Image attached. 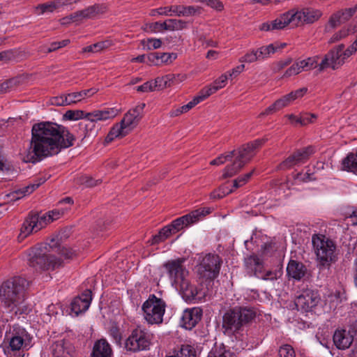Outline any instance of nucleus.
<instances>
[{
	"mask_svg": "<svg viewBox=\"0 0 357 357\" xmlns=\"http://www.w3.org/2000/svg\"><path fill=\"white\" fill-rule=\"evenodd\" d=\"M75 137L61 125L52 121L34 123L29 147L23 158L25 162L36 163L57 155L74 144Z\"/></svg>",
	"mask_w": 357,
	"mask_h": 357,
	"instance_id": "obj_1",
	"label": "nucleus"
},
{
	"mask_svg": "<svg viewBox=\"0 0 357 357\" xmlns=\"http://www.w3.org/2000/svg\"><path fill=\"white\" fill-rule=\"evenodd\" d=\"M256 316L257 312L253 307L236 306L227 310L222 317L224 333L238 337Z\"/></svg>",
	"mask_w": 357,
	"mask_h": 357,
	"instance_id": "obj_2",
	"label": "nucleus"
},
{
	"mask_svg": "<svg viewBox=\"0 0 357 357\" xmlns=\"http://www.w3.org/2000/svg\"><path fill=\"white\" fill-rule=\"evenodd\" d=\"M267 141L266 138L257 139L242 145L234 152V160L224 169L222 178L232 177L238 173L243 167L249 162L255 155V151L260 149Z\"/></svg>",
	"mask_w": 357,
	"mask_h": 357,
	"instance_id": "obj_3",
	"label": "nucleus"
},
{
	"mask_svg": "<svg viewBox=\"0 0 357 357\" xmlns=\"http://www.w3.org/2000/svg\"><path fill=\"white\" fill-rule=\"evenodd\" d=\"M27 281L22 277H14L0 287V301L5 307L13 310L24 301V291Z\"/></svg>",
	"mask_w": 357,
	"mask_h": 357,
	"instance_id": "obj_4",
	"label": "nucleus"
},
{
	"mask_svg": "<svg viewBox=\"0 0 357 357\" xmlns=\"http://www.w3.org/2000/svg\"><path fill=\"white\" fill-rule=\"evenodd\" d=\"M52 250L49 243H41L31 248L29 252V264L36 271L54 269L61 265L60 259H57L49 252Z\"/></svg>",
	"mask_w": 357,
	"mask_h": 357,
	"instance_id": "obj_5",
	"label": "nucleus"
},
{
	"mask_svg": "<svg viewBox=\"0 0 357 357\" xmlns=\"http://www.w3.org/2000/svg\"><path fill=\"white\" fill-rule=\"evenodd\" d=\"M116 115L117 110L114 108L88 112L84 120L79 123V129L83 132L82 140L95 138L101 129L99 121L112 119Z\"/></svg>",
	"mask_w": 357,
	"mask_h": 357,
	"instance_id": "obj_6",
	"label": "nucleus"
},
{
	"mask_svg": "<svg viewBox=\"0 0 357 357\" xmlns=\"http://www.w3.org/2000/svg\"><path fill=\"white\" fill-rule=\"evenodd\" d=\"M312 242L320 268H328L331 263L335 261V245L333 241L324 235L314 234Z\"/></svg>",
	"mask_w": 357,
	"mask_h": 357,
	"instance_id": "obj_7",
	"label": "nucleus"
},
{
	"mask_svg": "<svg viewBox=\"0 0 357 357\" xmlns=\"http://www.w3.org/2000/svg\"><path fill=\"white\" fill-rule=\"evenodd\" d=\"M32 337L24 328L14 329L5 350L7 357H24L31 347Z\"/></svg>",
	"mask_w": 357,
	"mask_h": 357,
	"instance_id": "obj_8",
	"label": "nucleus"
},
{
	"mask_svg": "<svg viewBox=\"0 0 357 357\" xmlns=\"http://www.w3.org/2000/svg\"><path fill=\"white\" fill-rule=\"evenodd\" d=\"M165 303L154 294L150 295L142 305L145 319L151 324H160L165 310Z\"/></svg>",
	"mask_w": 357,
	"mask_h": 357,
	"instance_id": "obj_9",
	"label": "nucleus"
},
{
	"mask_svg": "<svg viewBox=\"0 0 357 357\" xmlns=\"http://www.w3.org/2000/svg\"><path fill=\"white\" fill-rule=\"evenodd\" d=\"M222 263L218 255H206L197 266L198 275L205 281L214 280L219 275Z\"/></svg>",
	"mask_w": 357,
	"mask_h": 357,
	"instance_id": "obj_10",
	"label": "nucleus"
},
{
	"mask_svg": "<svg viewBox=\"0 0 357 357\" xmlns=\"http://www.w3.org/2000/svg\"><path fill=\"white\" fill-rule=\"evenodd\" d=\"M347 49L344 50V45L340 44L331 50L325 56L321 62L319 64V72L324 69L331 68L333 70L341 66L347 58L351 55H347Z\"/></svg>",
	"mask_w": 357,
	"mask_h": 357,
	"instance_id": "obj_11",
	"label": "nucleus"
},
{
	"mask_svg": "<svg viewBox=\"0 0 357 357\" xmlns=\"http://www.w3.org/2000/svg\"><path fill=\"white\" fill-rule=\"evenodd\" d=\"M151 344V335L140 327L134 329L126 341L125 347L127 350L137 352L146 350Z\"/></svg>",
	"mask_w": 357,
	"mask_h": 357,
	"instance_id": "obj_12",
	"label": "nucleus"
},
{
	"mask_svg": "<svg viewBox=\"0 0 357 357\" xmlns=\"http://www.w3.org/2000/svg\"><path fill=\"white\" fill-rule=\"evenodd\" d=\"M290 10L294 25L296 27L314 24L323 15L321 10L312 7H303L301 9H291Z\"/></svg>",
	"mask_w": 357,
	"mask_h": 357,
	"instance_id": "obj_13",
	"label": "nucleus"
},
{
	"mask_svg": "<svg viewBox=\"0 0 357 357\" xmlns=\"http://www.w3.org/2000/svg\"><path fill=\"white\" fill-rule=\"evenodd\" d=\"M307 91L306 87H303L286 94L276 100L271 105L259 114V118L272 114L284 107L289 106L293 101L302 98Z\"/></svg>",
	"mask_w": 357,
	"mask_h": 357,
	"instance_id": "obj_14",
	"label": "nucleus"
},
{
	"mask_svg": "<svg viewBox=\"0 0 357 357\" xmlns=\"http://www.w3.org/2000/svg\"><path fill=\"white\" fill-rule=\"evenodd\" d=\"M211 213V208H199L173 220L171 224L168 225V227L171 229L172 233L175 234L189 225L196 222L200 218L204 217Z\"/></svg>",
	"mask_w": 357,
	"mask_h": 357,
	"instance_id": "obj_15",
	"label": "nucleus"
},
{
	"mask_svg": "<svg viewBox=\"0 0 357 357\" xmlns=\"http://www.w3.org/2000/svg\"><path fill=\"white\" fill-rule=\"evenodd\" d=\"M314 152V147L308 146L296 149L277 167L279 170H287L296 165L305 163Z\"/></svg>",
	"mask_w": 357,
	"mask_h": 357,
	"instance_id": "obj_16",
	"label": "nucleus"
},
{
	"mask_svg": "<svg viewBox=\"0 0 357 357\" xmlns=\"http://www.w3.org/2000/svg\"><path fill=\"white\" fill-rule=\"evenodd\" d=\"M321 298L318 291L312 289H304L296 297L295 305L298 310L310 312L320 302Z\"/></svg>",
	"mask_w": 357,
	"mask_h": 357,
	"instance_id": "obj_17",
	"label": "nucleus"
},
{
	"mask_svg": "<svg viewBox=\"0 0 357 357\" xmlns=\"http://www.w3.org/2000/svg\"><path fill=\"white\" fill-rule=\"evenodd\" d=\"M185 261V258H178L164 264V267L167 270L169 278L176 285L188 279L189 272L183 266Z\"/></svg>",
	"mask_w": 357,
	"mask_h": 357,
	"instance_id": "obj_18",
	"label": "nucleus"
},
{
	"mask_svg": "<svg viewBox=\"0 0 357 357\" xmlns=\"http://www.w3.org/2000/svg\"><path fill=\"white\" fill-rule=\"evenodd\" d=\"M291 15V13L289 10L273 21L262 23L259 26V30L262 31L280 30L290 24L294 25L293 17Z\"/></svg>",
	"mask_w": 357,
	"mask_h": 357,
	"instance_id": "obj_19",
	"label": "nucleus"
},
{
	"mask_svg": "<svg viewBox=\"0 0 357 357\" xmlns=\"http://www.w3.org/2000/svg\"><path fill=\"white\" fill-rule=\"evenodd\" d=\"M357 12V4L352 8L340 10L330 17L328 26L334 29L342 24L347 22Z\"/></svg>",
	"mask_w": 357,
	"mask_h": 357,
	"instance_id": "obj_20",
	"label": "nucleus"
},
{
	"mask_svg": "<svg viewBox=\"0 0 357 357\" xmlns=\"http://www.w3.org/2000/svg\"><path fill=\"white\" fill-rule=\"evenodd\" d=\"M202 317V310L199 307L188 308L184 310L181 324L188 330H191L201 320Z\"/></svg>",
	"mask_w": 357,
	"mask_h": 357,
	"instance_id": "obj_21",
	"label": "nucleus"
},
{
	"mask_svg": "<svg viewBox=\"0 0 357 357\" xmlns=\"http://www.w3.org/2000/svg\"><path fill=\"white\" fill-rule=\"evenodd\" d=\"M91 301V291L86 289L80 296L75 297L70 303V310L76 316L85 312Z\"/></svg>",
	"mask_w": 357,
	"mask_h": 357,
	"instance_id": "obj_22",
	"label": "nucleus"
},
{
	"mask_svg": "<svg viewBox=\"0 0 357 357\" xmlns=\"http://www.w3.org/2000/svg\"><path fill=\"white\" fill-rule=\"evenodd\" d=\"M333 342L338 349H348L354 341V337L345 329H337L333 337Z\"/></svg>",
	"mask_w": 357,
	"mask_h": 357,
	"instance_id": "obj_23",
	"label": "nucleus"
},
{
	"mask_svg": "<svg viewBox=\"0 0 357 357\" xmlns=\"http://www.w3.org/2000/svg\"><path fill=\"white\" fill-rule=\"evenodd\" d=\"M176 58L177 54L173 52H151L147 55L148 64L150 66L171 63Z\"/></svg>",
	"mask_w": 357,
	"mask_h": 357,
	"instance_id": "obj_24",
	"label": "nucleus"
},
{
	"mask_svg": "<svg viewBox=\"0 0 357 357\" xmlns=\"http://www.w3.org/2000/svg\"><path fill=\"white\" fill-rule=\"evenodd\" d=\"M307 271L306 266L302 262L293 259L289 261L287 267V275L297 280L304 278Z\"/></svg>",
	"mask_w": 357,
	"mask_h": 357,
	"instance_id": "obj_25",
	"label": "nucleus"
},
{
	"mask_svg": "<svg viewBox=\"0 0 357 357\" xmlns=\"http://www.w3.org/2000/svg\"><path fill=\"white\" fill-rule=\"evenodd\" d=\"M52 350L54 357H72L74 352L72 345L64 340L54 342Z\"/></svg>",
	"mask_w": 357,
	"mask_h": 357,
	"instance_id": "obj_26",
	"label": "nucleus"
},
{
	"mask_svg": "<svg viewBox=\"0 0 357 357\" xmlns=\"http://www.w3.org/2000/svg\"><path fill=\"white\" fill-rule=\"evenodd\" d=\"M178 286H179L182 296L186 301L191 302L194 300H200L202 298V296H198L199 291L197 289L191 284L188 279L181 282Z\"/></svg>",
	"mask_w": 357,
	"mask_h": 357,
	"instance_id": "obj_27",
	"label": "nucleus"
},
{
	"mask_svg": "<svg viewBox=\"0 0 357 357\" xmlns=\"http://www.w3.org/2000/svg\"><path fill=\"white\" fill-rule=\"evenodd\" d=\"M29 78L28 75H21L6 80L0 84V94L8 93L24 83Z\"/></svg>",
	"mask_w": 357,
	"mask_h": 357,
	"instance_id": "obj_28",
	"label": "nucleus"
},
{
	"mask_svg": "<svg viewBox=\"0 0 357 357\" xmlns=\"http://www.w3.org/2000/svg\"><path fill=\"white\" fill-rule=\"evenodd\" d=\"M112 348L105 339H100L95 342L91 357H112Z\"/></svg>",
	"mask_w": 357,
	"mask_h": 357,
	"instance_id": "obj_29",
	"label": "nucleus"
},
{
	"mask_svg": "<svg viewBox=\"0 0 357 357\" xmlns=\"http://www.w3.org/2000/svg\"><path fill=\"white\" fill-rule=\"evenodd\" d=\"M246 268L254 273L255 276L264 273V261L257 255L253 254L245 259Z\"/></svg>",
	"mask_w": 357,
	"mask_h": 357,
	"instance_id": "obj_30",
	"label": "nucleus"
},
{
	"mask_svg": "<svg viewBox=\"0 0 357 357\" xmlns=\"http://www.w3.org/2000/svg\"><path fill=\"white\" fill-rule=\"evenodd\" d=\"M36 224L35 221H33V217L32 215V213H30L24 220L21 227L20 233L18 236V240L20 241H23L30 234L38 231L39 229H36Z\"/></svg>",
	"mask_w": 357,
	"mask_h": 357,
	"instance_id": "obj_31",
	"label": "nucleus"
},
{
	"mask_svg": "<svg viewBox=\"0 0 357 357\" xmlns=\"http://www.w3.org/2000/svg\"><path fill=\"white\" fill-rule=\"evenodd\" d=\"M227 79H228L227 75L223 74L220 77H218L217 79H215L213 82L212 85L202 89L201 90V91L207 98L211 95L215 93L218 90L225 87L227 84Z\"/></svg>",
	"mask_w": 357,
	"mask_h": 357,
	"instance_id": "obj_32",
	"label": "nucleus"
},
{
	"mask_svg": "<svg viewBox=\"0 0 357 357\" xmlns=\"http://www.w3.org/2000/svg\"><path fill=\"white\" fill-rule=\"evenodd\" d=\"M49 247L51 248L52 251L58 252L61 256H63L66 259H73L74 257L77 256L75 251L67 247H61L59 243L58 240L54 238H52L50 240L49 243Z\"/></svg>",
	"mask_w": 357,
	"mask_h": 357,
	"instance_id": "obj_33",
	"label": "nucleus"
},
{
	"mask_svg": "<svg viewBox=\"0 0 357 357\" xmlns=\"http://www.w3.org/2000/svg\"><path fill=\"white\" fill-rule=\"evenodd\" d=\"M169 10H172L177 16H193L197 13H200V8L193 6H172Z\"/></svg>",
	"mask_w": 357,
	"mask_h": 357,
	"instance_id": "obj_34",
	"label": "nucleus"
},
{
	"mask_svg": "<svg viewBox=\"0 0 357 357\" xmlns=\"http://www.w3.org/2000/svg\"><path fill=\"white\" fill-rule=\"evenodd\" d=\"M139 122L135 116H133L130 112H126L123 118L121 121L118 123L119 125L122 126L124 131L126 130V133L128 134L134 128H135Z\"/></svg>",
	"mask_w": 357,
	"mask_h": 357,
	"instance_id": "obj_35",
	"label": "nucleus"
},
{
	"mask_svg": "<svg viewBox=\"0 0 357 357\" xmlns=\"http://www.w3.org/2000/svg\"><path fill=\"white\" fill-rule=\"evenodd\" d=\"M342 169L347 172H357V152L350 153L342 162Z\"/></svg>",
	"mask_w": 357,
	"mask_h": 357,
	"instance_id": "obj_36",
	"label": "nucleus"
},
{
	"mask_svg": "<svg viewBox=\"0 0 357 357\" xmlns=\"http://www.w3.org/2000/svg\"><path fill=\"white\" fill-rule=\"evenodd\" d=\"M127 135L128 134L126 133V130L124 131L122 126L119 125V123H116L113 126L106 136L104 143L107 144L112 142L114 139L117 137L122 138Z\"/></svg>",
	"mask_w": 357,
	"mask_h": 357,
	"instance_id": "obj_37",
	"label": "nucleus"
},
{
	"mask_svg": "<svg viewBox=\"0 0 357 357\" xmlns=\"http://www.w3.org/2000/svg\"><path fill=\"white\" fill-rule=\"evenodd\" d=\"M208 357H237L233 352L226 350L223 344H215Z\"/></svg>",
	"mask_w": 357,
	"mask_h": 357,
	"instance_id": "obj_38",
	"label": "nucleus"
},
{
	"mask_svg": "<svg viewBox=\"0 0 357 357\" xmlns=\"http://www.w3.org/2000/svg\"><path fill=\"white\" fill-rule=\"evenodd\" d=\"M188 23L182 20L169 19L164 22V29L167 31H178L187 27Z\"/></svg>",
	"mask_w": 357,
	"mask_h": 357,
	"instance_id": "obj_39",
	"label": "nucleus"
},
{
	"mask_svg": "<svg viewBox=\"0 0 357 357\" xmlns=\"http://www.w3.org/2000/svg\"><path fill=\"white\" fill-rule=\"evenodd\" d=\"M173 234H174L168 225L165 226L157 234L153 236L152 239L151 240V244L155 245L163 242Z\"/></svg>",
	"mask_w": 357,
	"mask_h": 357,
	"instance_id": "obj_40",
	"label": "nucleus"
},
{
	"mask_svg": "<svg viewBox=\"0 0 357 357\" xmlns=\"http://www.w3.org/2000/svg\"><path fill=\"white\" fill-rule=\"evenodd\" d=\"M98 89L91 88L86 90H83L79 92H73L68 93V98L72 100V104L77 103L84 98L85 96H91L97 93Z\"/></svg>",
	"mask_w": 357,
	"mask_h": 357,
	"instance_id": "obj_41",
	"label": "nucleus"
},
{
	"mask_svg": "<svg viewBox=\"0 0 357 357\" xmlns=\"http://www.w3.org/2000/svg\"><path fill=\"white\" fill-rule=\"evenodd\" d=\"M278 46H276L274 44H270L266 46H262L256 50V51L257 52L258 57L261 61L268 58L271 54H274L278 50Z\"/></svg>",
	"mask_w": 357,
	"mask_h": 357,
	"instance_id": "obj_42",
	"label": "nucleus"
},
{
	"mask_svg": "<svg viewBox=\"0 0 357 357\" xmlns=\"http://www.w3.org/2000/svg\"><path fill=\"white\" fill-rule=\"evenodd\" d=\"M31 213L33 217V221H35L36 224V229H39V231L45 227L47 224L52 222V218H50L48 213L42 215H40V214L36 213L31 212Z\"/></svg>",
	"mask_w": 357,
	"mask_h": 357,
	"instance_id": "obj_43",
	"label": "nucleus"
},
{
	"mask_svg": "<svg viewBox=\"0 0 357 357\" xmlns=\"http://www.w3.org/2000/svg\"><path fill=\"white\" fill-rule=\"evenodd\" d=\"M178 357H196V351L193 347L189 344H183L178 349H174Z\"/></svg>",
	"mask_w": 357,
	"mask_h": 357,
	"instance_id": "obj_44",
	"label": "nucleus"
},
{
	"mask_svg": "<svg viewBox=\"0 0 357 357\" xmlns=\"http://www.w3.org/2000/svg\"><path fill=\"white\" fill-rule=\"evenodd\" d=\"M144 50L150 51L160 48L162 42L158 38H148L142 40L140 42Z\"/></svg>",
	"mask_w": 357,
	"mask_h": 357,
	"instance_id": "obj_45",
	"label": "nucleus"
},
{
	"mask_svg": "<svg viewBox=\"0 0 357 357\" xmlns=\"http://www.w3.org/2000/svg\"><path fill=\"white\" fill-rule=\"evenodd\" d=\"M88 112L83 110H68L63 116L64 120L68 121H77L79 119H84Z\"/></svg>",
	"mask_w": 357,
	"mask_h": 357,
	"instance_id": "obj_46",
	"label": "nucleus"
},
{
	"mask_svg": "<svg viewBox=\"0 0 357 357\" xmlns=\"http://www.w3.org/2000/svg\"><path fill=\"white\" fill-rule=\"evenodd\" d=\"M50 102L54 106H66L72 105V100L68 98V94H63L51 98Z\"/></svg>",
	"mask_w": 357,
	"mask_h": 357,
	"instance_id": "obj_47",
	"label": "nucleus"
},
{
	"mask_svg": "<svg viewBox=\"0 0 357 357\" xmlns=\"http://www.w3.org/2000/svg\"><path fill=\"white\" fill-rule=\"evenodd\" d=\"M319 56L308 57L303 60H300L301 67L303 71H307L314 69L317 67L319 68L318 62Z\"/></svg>",
	"mask_w": 357,
	"mask_h": 357,
	"instance_id": "obj_48",
	"label": "nucleus"
},
{
	"mask_svg": "<svg viewBox=\"0 0 357 357\" xmlns=\"http://www.w3.org/2000/svg\"><path fill=\"white\" fill-rule=\"evenodd\" d=\"M205 99H206V96L200 91L199 94L194 97V98L190 102L181 106V112H183L184 113L188 112L190 109L193 108L195 105L204 100Z\"/></svg>",
	"mask_w": 357,
	"mask_h": 357,
	"instance_id": "obj_49",
	"label": "nucleus"
},
{
	"mask_svg": "<svg viewBox=\"0 0 357 357\" xmlns=\"http://www.w3.org/2000/svg\"><path fill=\"white\" fill-rule=\"evenodd\" d=\"M107 41H101L82 48V52H98L108 47Z\"/></svg>",
	"mask_w": 357,
	"mask_h": 357,
	"instance_id": "obj_50",
	"label": "nucleus"
},
{
	"mask_svg": "<svg viewBox=\"0 0 357 357\" xmlns=\"http://www.w3.org/2000/svg\"><path fill=\"white\" fill-rule=\"evenodd\" d=\"M303 70L300 60L296 61L293 65H291L284 73V77H289L292 75H298Z\"/></svg>",
	"mask_w": 357,
	"mask_h": 357,
	"instance_id": "obj_51",
	"label": "nucleus"
},
{
	"mask_svg": "<svg viewBox=\"0 0 357 357\" xmlns=\"http://www.w3.org/2000/svg\"><path fill=\"white\" fill-rule=\"evenodd\" d=\"M254 171H255V169H253L250 172L247 173L244 175H241V176H238L237 178L234 179L233 181V188H234V190L245 185L248 181V180L251 178Z\"/></svg>",
	"mask_w": 357,
	"mask_h": 357,
	"instance_id": "obj_52",
	"label": "nucleus"
},
{
	"mask_svg": "<svg viewBox=\"0 0 357 357\" xmlns=\"http://www.w3.org/2000/svg\"><path fill=\"white\" fill-rule=\"evenodd\" d=\"M234 157V152H228L225 155H221L217 158L211 160L210 165H220L224 164L227 161H231Z\"/></svg>",
	"mask_w": 357,
	"mask_h": 357,
	"instance_id": "obj_53",
	"label": "nucleus"
},
{
	"mask_svg": "<svg viewBox=\"0 0 357 357\" xmlns=\"http://www.w3.org/2000/svg\"><path fill=\"white\" fill-rule=\"evenodd\" d=\"M278 354L280 357H296L295 351L289 344H284L280 347Z\"/></svg>",
	"mask_w": 357,
	"mask_h": 357,
	"instance_id": "obj_54",
	"label": "nucleus"
},
{
	"mask_svg": "<svg viewBox=\"0 0 357 357\" xmlns=\"http://www.w3.org/2000/svg\"><path fill=\"white\" fill-rule=\"evenodd\" d=\"M56 4L54 2H47L39 4L36 9L38 11V14H43L47 12L52 13L56 9Z\"/></svg>",
	"mask_w": 357,
	"mask_h": 357,
	"instance_id": "obj_55",
	"label": "nucleus"
},
{
	"mask_svg": "<svg viewBox=\"0 0 357 357\" xmlns=\"http://www.w3.org/2000/svg\"><path fill=\"white\" fill-rule=\"evenodd\" d=\"M240 62L241 63H254L257 61H260L257 52L256 50H252V51L246 53L243 56H242L239 59Z\"/></svg>",
	"mask_w": 357,
	"mask_h": 357,
	"instance_id": "obj_56",
	"label": "nucleus"
},
{
	"mask_svg": "<svg viewBox=\"0 0 357 357\" xmlns=\"http://www.w3.org/2000/svg\"><path fill=\"white\" fill-rule=\"evenodd\" d=\"M293 59L291 57L286 58L284 60H280L277 61L273 64V70L274 72H279L285 67L290 65L292 62Z\"/></svg>",
	"mask_w": 357,
	"mask_h": 357,
	"instance_id": "obj_57",
	"label": "nucleus"
},
{
	"mask_svg": "<svg viewBox=\"0 0 357 357\" xmlns=\"http://www.w3.org/2000/svg\"><path fill=\"white\" fill-rule=\"evenodd\" d=\"M349 30L346 28H343L341 30H340L338 32L334 33L332 37L328 40V43H336L341 39L345 38L349 35Z\"/></svg>",
	"mask_w": 357,
	"mask_h": 357,
	"instance_id": "obj_58",
	"label": "nucleus"
},
{
	"mask_svg": "<svg viewBox=\"0 0 357 357\" xmlns=\"http://www.w3.org/2000/svg\"><path fill=\"white\" fill-rule=\"evenodd\" d=\"M152 84L155 91L162 90L171 86V84L165 82V77L155 78L154 81H152Z\"/></svg>",
	"mask_w": 357,
	"mask_h": 357,
	"instance_id": "obj_59",
	"label": "nucleus"
},
{
	"mask_svg": "<svg viewBox=\"0 0 357 357\" xmlns=\"http://www.w3.org/2000/svg\"><path fill=\"white\" fill-rule=\"evenodd\" d=\"M25 189L24 188L22 190H19L16 191H13L8 195H6L5 197L7 198V202H14L16 201L21 197H23L26 195H29L28 193H24Z\"/></svg>",
	"mask_w": 357,
	"mask_h": 357,
	"instance_id": "obj_60",
	"label": "nucleus"
},
{
	"mask_svg": "<svg viewBox=\"0 0 357 357\" xmlns=\"http://www.w3.org/2000/svg\"><path fill=\"white\" fill-rule=\"evenodd\" d=\"M317 119V115L314 114H305L296 119V123H300L301 126H305L308 123L314 122Z\"/></svg>",
	"mask_w": 357,
	"mask_h": 357,
	"instance_id": "obj_61",
	"label": "nucleus"
},
{
	"mask_svg": "<svg viewBox=\"0 0 357 357\" xmlns=\"http://www.w3.org/2000/svg\"><path fill=\"white\" fill-rule=\"evenodd\" d=\"M80 183L86 187H94L101 183L100 180H94L92 177L88 176H83L80 177Z\"/></svg>",
	"mask_w": 357,
	"mask_h": 357,
	"instance_id": "obj_62",
	"label": "nucleus"
},
{
	"mask_svg": "<svg viewBox=\"0 0 357 357\" xmlns=\"http://www.w3.org/2000/svg\"><path fill=\"white\" fill-rule=\"evenodd\" d=\"M70 43V40L66 39L59 42H53L50 44V47L47 49V52L50 53L56 51L61 47H66Z\"/></svg>",
	"mask_w": 357,
	"mask_h": 357,
	"instance_id": "obj_63",
	"label": "nucleus"
},
{
	"mask_svg": "<svg viewBox=\"0 0 357 357\" xmlns=\"http://www.w3.org/2000/svg\"><path fill=\"white\" fill-rule=\"evenodd\" d=\"M145 103H141L137 105L135 107L130 109L128 112L140 121L143 116V111Z\"/></svg>",
	"mask_w": 357,
	"mask_h": 357,
	"instance_id": "obj_64",
	"label": "nucleus"
}]
</instances>
